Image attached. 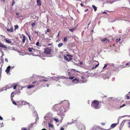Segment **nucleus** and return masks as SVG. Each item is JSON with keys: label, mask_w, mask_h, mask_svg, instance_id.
I'll list each match as a JSON object with an SVG mask.
<instances>
[{"label": "nucleus", "mask_w": 130, "mask_h": 130, "mask_svg": "<svg viewBox=\"0 0 130 130\" xmlns=\"http://www.w3.org/2000/svg\"><path fill=\"white\" fill-rule=\"evenodd\" d=\"M51 44H48L47 45H48V46H49V45H51Z\"/></svg>", "instance_id": "59"}, {"label": "nucleus", "mask_w": 130, "mask_h": 130, "mask_svg": "<svg viewBox=\"0 0 130 130\" xmlns=\"http://www.w3.org/2000/svg\"><path fill=\"white\" fill-rule=\"evenodd\" d=\"M92 7L94 9V11H96L97 9V8L94 5H92Z\"/></svg>", "instance_id": "18"}, {"label": "nucleus", "mask_w": 130, "mask_h": 130, "mask_svg": "<svg viewBox=\"0 0 130 130\" xmlns=\"http://www.w3.org/2000/svg\"><path fill=\"white\" fill-rule=\"evenodd\" d=\"M74 77V76H72V77H69V79H73Z\"/></svg>", "instance_id": "36"}, {"label": "nucleus", "mask_w": 130, "mask_h": 130, "mask_svg": "<svg viewBox=\"0 0 130 130\" xmlns=\"http://www.w3.org/2000/svg\"><path fill=\"white\" fill-rule=\"evenodd\" d=\"M17 85H15L14 86L13 89H16V88L17 86Z\"/></svg>", "instance_id": "42"}, {"label": "nucleus", "mask_w": 130, "mask_h": 130, "mask_svg": "<svg viewBox=\"0 0 130 130\" xmlns=\"http://www.w3.org/2000/svg\"><path fill=\"white\" fill-rule=\"evenodd\" d=\"M107 64H105V66L103 67V69H104L106 67H107Z\"/></svg>", "instance_id": "37"}, {"label": "nucleus", "mask_w": 130, "mask_h": 130, "mask_svg": "<svg viewBox=\"0 0 130 130\" xmlns=\"http://www.w3.org/2000/svg\"><path fill=\"white\" fill-rule=\"evenodd\" d=\"M8 85H7V86H6V88H9V87H8Z\"/></svg>", "instance_id": "55"}, {"label": "nucleus", "mask_w": 130, "mask_h": 130, "mask_svg": "<svg viewBox=\"0 0 130 130\" xmlns=\"http://www.w3.org/2000/svg\"><path fill=\"white\" fill-rule=\"evenodd\" d=\"M1 59L2 61H3V58L2 56H1Z\"/></svg>", "instance_id": "38"}, {"label": "nucleus", "mask_w": 130, "mask_h": 130, "mask_svg": "<svg viewBox=\"0 0 130 130\" xmlns=\"http://www.w3.org/2000/svg\"><path fill=\"white\" fill-rule=\"evenodd\" d=\"M35 22H34V23H32L31 24V25L32 26V27H34V26L35 25Z\"/></svg>", "instance_id": "35"}, {"label": "nucleus", "mask_w": 130, "mask_h": 130, "mask_svg": "<svg viewBox=\"0 0 130 130\" xmlns=\"http://www.w3.org/2000/svg\"><path fill=\"white\" fill-rule=\"evenodd\" d=\"M5 61L7 62H8V59H7V58H5Z\"/></svg>", "instance_id": "44"}, {"label": "nucleus", "mask_w": 130, "mask_h": 130, "mask_svg": "<svg viewBox=\"0 0 130 130\" xmlns=\"http://www.w3.org/2000/svg\"><path fill=\"white\" fill-rule=\"evenodd\" d=\"M75 30V28H72L71 29H69L70 31H71L72 32L74 31Z\"/></svg>", "instance_id": "22"}, {"label": "nucleus", "mask_w": 130, "mask_h": 130, "mask_svg": "<svg viewBox=\"0 0 130 130\" xmlns=\"http://www.w3.org/2000/svg\"><path fill=\"white\" fill-rule=\"evenodd\" d=\"M98 129V127L95 125L93 126L91 130H96Z\"/></svg>", "instance_id": "13"}, {"label": "nucleus", "mask_w": 130, "mask_h": 130, "mask_svg": "<svg viewBox=\"0 0 130 130\" xmlns=\"http://www.w3.org/2000/svg\"><path fill=\"white\" fill-rule=\"evenodd\" d=\"M72 70H74V71H75V69H72Z\"/></svg>", "instance_id": "64"}, {"label": "nucleus", "mask_w": 130, "mask_h": 130, "mask_svg": "<svg viewBox=\"0 0 130 130\" xmlns=\"http://www.w3.org/2000/svg\"><path fill=\"white\" fill-rule=\"evenodd\" d=\"M34 87L35 86L34 85H30L28 86L27 87V88L28 89H30V88H34Z\"/></svg>", "instance_id": "17"}, {"label": "nucleus", "mask_w": 130, "mask_h": 130, "mask_svg": "<svg viewBox=\"0 0 130 130\" xmlns=\"http://www.w3.org/2000/svg\"><path fill=\"white\" fill-rule=\"evenodd\" d=\"M11 68V67L10 66H8L7 67L6 70H5V72L7 74H8L9 73L10 70V68Z\"/></svg>", "instance_id": "8"}, {"label": "nucleus", "mask_w": 130, "mask_h": 130, "mask_svg": "<svg viewBox=\"0 0 130 130\" xmlns=\"http://www.w3.org/2000/svg\"><path fill=\"white\" fill-rule=\"evenodd\" d=\"M33 48V47L31 48H28V50L29 52H32V51L33 50H34Z\"/></svg>", "instance_id": "20"}, {"label": "nucleus", "mask_w": 130, "mask_h": 130, "mask_svg": "<svg viewBox=\"0 0 130 130\" xmlns=\"http://www.w3.org/2000/svg\"><path fill=\"white\" fill-rule=\"evenodd\" d=\"M126 105L125 104H123V105H122L120 107V108H122L123 107H124V106H125V105Z\"/></svg>", "instance_id": "40"}, {"label": "nucleus", "mask_w": 130, "mask_h": 130, "mask_svg": "<svg viewBox=\"0 0 130 130\" xmlns=\"http://www.w3.org/2000/svg\"><path fill=\"white\" fill-rule=\"evenodd\" d=\"M15 4V2L14 1V0H13L11 4V5L12 6Z\"/></svg>", "instance_id": "29"}, {"label": "nucleus", "mask_w": 130, "mask_h": 130, "mask_svg": "<svg viewBox=\"0 0 130 130\" xmlns=\"http://www.w3.org/2000/svg\"><path fill=\"white\" fill-rule=\"evenodd\" d=\"M103 13H107L106 12H104Z\"/></svg>", "instance_id": "61"}, {"label": "nucleus", "mask_w": 130, "mask_h": 130, "mask_svg": "<svg viewBox=\"0 0 130 130\" xmlns=\"http://www.w3.org/2000/svg\"><path fill=\"white\" fill-rule=\"evenodd\" d=\"M101 124L102 126H104L105 125V124L104 123H102Z\"/></svg>", "instance_id": "43"}, {"label": "nucleus", "mask_w": 130, "mask_h": 130, "mask_svg": "<svg viewBox=\"0 0 130 130\" xmlns=\"http://www.w3.org/2000/svg\"><path fill=\"white\" fill-rule=\"evenodd\" d=\"M34 32L35 33H36L37 34V35H38V32L36 31H35Z\"/></svg>", "instance_id": "50"}, {"label": "nucleus", "mask_w": 130, "mask_h": 130, "mask_svg": "<svg viewBox=\"0 0 130 130\" xmlns=\"http://www.w3.org/2000/svg\"><path fill=\"white\" fill-rule=\"evenodd\" d=\"M64 58L65 60H66V61L68 62L70 60L72 59L71 57H69V58H68L66 55H64Z\"/></svg>", "instance_id": "7"}, {"label": "nucleus", "mask_w": 130, "mask_h": 130, "mask_svg": "<svg viewBox=\"0 0 130 130\" xmlns=\"http://www.w3.org/2000/svg\"><path fill=\"white\" fill-rule=\"evenodd\" d=\"M37 82V81H34V82H32V83L33 84H35V83L36 82Z\"/></svg>", "instance_id": "48"}, {"label": "nucleus", "mask_w": 130, "mask_h": 130, "mask_svg": "<svg viewBox=\"0 0 130 130\" xmlns=\"http://www.w3.org/2000/svg\"><path fill=\"white\" fill-rule=\"evenodd\" d=\"M63 45V44L62 43H59L58 44V46L59 47H60L62 45Z\"/></svg>", "instance_id": "25"}, {"label": "nucleus", "mask_w": 130, "mask_h": 130, "mask_svg": "<svg viewBox=\"0 0 130 130\" xmlns=\"http://www.w3.org/2000/svg\"><path fill=\"white\" fill-rule=\"evenodd\" d=\"M117 125V123H113L111 124L110 127L112 128H113L115 127Z\"/></svg>", "instance_id": "12"}, {"label": "nucleus", "mask_w": 130, "mask_h": 130, "mask_svg": "<svg viewBox=\"0 0 130 130\" xmlns=\"http://www.w3.org/2000/svg\"><path fill=\"white\" fill-rule=\"evenodd\" d=\"M129 94L128 93V94L126 95V99L127 100H128L129 99L130 96L129 95H128Z\"/></svg>", "instance_id": "26"}, {"label": "nucleus", "mask_w": 130, "mask_h": 130, "mask_svg": "<svg viewBox=\"0 0 130 130\" xmlns=\"http://www.w3.org/2000/svg\"><path fill=\"white\" fill-rule=\"evenodd\" d=\"M50 31V30L49 29H48L46 31H45V34H46L47 33V32H48Z\"/></svg>", "instance_id": "34"}, {"label": "nucleus", "mask_w": 130, "mask_h": 130, "mask_svg": "<svg viewBox=\"0 0 130 130\" xmlns=\"http://www.w3.org/2000/svg\"><path fill=\"white\" fill-rule=\"evenodd\" d=\"M42 130H46V129L45 128H43L42 129Z\"/></svg>", "instance_id": "57"}, {"label": "nucleus", "mask_w": 130, "mask_h": 130, "mask_svg": "<svg viewBox=\"0 0 130 130\" xmlns=\"http://www.w3.org/2000/svg\"><path fill=\"white\" fill-rule=\"evenodd\" d=\"M7 30L9 32H12L13 31V30L12 28L10 29L7 28Z\"/></svg>", "instance_id": "14"}, {"label": "nucleus", "mask_w": 130, "mask_h": 130, "mask_svg": "<svg viewBox=\"0 0 130 130\" xmlns=\"http://www.w3.org/2000/svg\"><path fill=\"white\" fill-rule=\"evenodd\" d=\"M88 11V9H86L85 10V12H86L87 11Z\"/></svg>", "instance_id": "47"}, {"label": "nucleus", "mask_w": 130, "mask_h": 130, "mask_svg": "<svg viewBox=\"0 0 130 130\" xmlns=\"http://www.w3.org/2000/svg\"><path fill=\"white\" fill-rule=\"evenodd\" d=\"M128 127H130V121L128 123Z\"/></svg>", "instance_id": "46"}, {"label": "nucleus", "mask_w": 130, "mask_h": 130, "mask_svg": "<svg viewBox=\"0 0 130 130\" xmlns=\"http://www.w3.org/2000/svg\"><path fill=\"white\" fill-rule=\"evenodd\" d=\"M36 45H37V46H40L39 45V42H37L36 43Z\"/></svg>", "instance_id": "30"}, {"label": "nucleus", "mask_w": 130, "mask_h": 130, "mask_svg": "<svg viewBox=\"0 0 130 130\" xmlns=\"http://www.w3.org/2000/svg\"><path fill=\"white\" fill-rule=\"evenodd\" d=\"M40 51L37 50H35L34 49L32 51V54L34 55L38 56L40 54Z\"/></svg>", "instance_id": "3"}, {"label": "nucleus", "mask_w": 130, "mask_h": 130, "mask_svg": "<svg viewBox=\"0 0 130 130\" xmlns=\"http://www.w3.org/2000/svg\"><path fill=\"white\" fill-rule=\"evenodd\" d=\"M90 23H91V22H90L89 23V24H88V27H89V25L90 24Z\"/></svg>", "instance_id": "54"}, {"label": "nucleus", "mask_w": 130, "mask_h": 130, "mask_svg": "<svg viewBox=\"0 0 130 130\" xmlns=\"http://www.w3.org/2000/svg\"><path fill=\"white\" fill-rule=\"evenodd\" d=\"M82 78L83 79H84V77L83 76L82 77Z\"/></svg>", "instance_id": "56"}, {"label": "nucleus", "mask_w": 130, "mask_h": 130, "mask_svg": "<svg viewBox=\"0 0 130 130\" xmlns=\"http://www.w3.org/2000/svg\"><path fill=\"white\" fill-rule=\"evenodd\" d=\"M64 42H66L67 41V37H64Z\"/></svg>", "instance_id": "24"}, {"label": "nucleus", "mask_w": 130, "mask_h": 130, "mask_svg": "<svg viewBox=\"0 0 130 130\" xmlns=\"http://www.w3.org/2000/svg\"><path fill=\"white\" fill-rule=\"evenodd\" d=\"M2 1H3L4 2H5V0H1Z\"/></svg>", "instance_id": "58"}, {"label": "nucleus", "mask_w": 130, "mask_h": 130, "mask_svg": "<svg viewBox=\"0 0 130 130\" xmlns=\"http://www.w3.org/2000/svg\"><path fill=\"white\" fill-rule=\"evenodd\" d=\"M0 47L6 48V47L2 43H0Z\"/></svg>", "instance_id": "19"}, {"label": "nucleus", "mask_w": 130, "mask_h": 130, "mask_svg": "<svg viewBox=\"0 0 130 130\" xmlns=\"http://www.w3.org/2000/svg\"><path fill=\"white\" fill-rule=\"evenodd\" d=\"M14 27L15 28V29H18L19 27V26L18 25H15L14 26Z\"/></svg>", "instance_id": "28"}, {"label": "nucleus", "mask_w": 130, "mask_h": 130, "mask_svg": "<svg viewBox=\"0 0 130 130\" xmlns=\"http://www.w3.org/2000/svg\"><path fill=\"white\" fill-rule=\"evenodd\" d=\"M83 63L82 62V61L80 62V64H83Z\"/></svg>", "instance_id": "49"}, {"label": "nucleus", "mask_w": 130, "mask_h": 130, "mask_svg": "<svg viewBox=\"0 0 130 130\" xmlns=\"http://www.w3.org/2000/svg\"><path fill=\"white\" fill-rule=\"evenodd\" d=\"M47 80L46 79H42V80H41V81H43V82H46L47 81Z\"/></svg>", "instance_id": "39"}, {"label": "nucleus", "mask_w": 130, "mask_h": 130, "mask_svg": "<svg viewBox=\"0 0 130 130\" xmlns=\"http://www.w3.org/2000/svg\"><path fill=\"white\" fill-rule=\"evenodd\" d=\"M37 5L40 6L41 5V3L40 0H37Z\"/></svg>", "instance_id": "9"}, {"label": "nucleus", "mask_w": 130, "mask_h": 130, "mask_svg": "<svg viewBox=\"0 0 130 130\" xmlns=\"http://www.w3.org/2000/svg\"><path fill=\"white\" fill-rule=\"evenodd\" d=\"M12 100H13V101H12L13 103L15 105H17V104L16 103V102H15L14 101V100H13L12 99Z\"/></svg>", "instance_id": "27"}, {"label": "nucleus", "mask_w": 130, "mask_h": 130, "mask_svg": "<svg viewBox=\"0 0 130 130\" xmlns=\"http://www.w3.org/2000/svg\"><path fill=\"white\" fill-rule=\"evenodd\" d=\"M66 56H67L68 57H73L71 55H68V54H66Z\"/></svg>", "instance_id": "32"}, {"label": "nucleus", "mask_w": 130, "mask_h": 130, "mask_svg": "<svg viewBox=\"0 0 130 130\" xmlns=\"http://www.w3.org/2000/svg\"><path fill=\"white\" fill-rule=\"evenodd\" d=\"M54 120H55V121L56 122H57V119H56V118H55L54 119Z\"/></svg>", "instance_id": "53"}, {"label": "nucleus", "mask_w": 130, "mask_h": 130, "mask_svg": "<svg viewBox=\"0 0 130 130\" xmlns=\"http://www.w3.org/2000/svg\"><path fill=\"white\" fill-rule=\"evenodd\" d=\"M19 14V13L16 12V14L17 15H18Z\"/></svg>", "instance_id": "52"}, {"label": "nucleus", "mask_w": 130, "mask_h": 130, "mask_svg": "<svg viewBox=\"0 0 130 130\" xmlns=\"http://www.w3.org/2000/svg\"><path fill=\"white\" fill-rule=\"evenodd\" d=\"M57 105H58V107H61L58 110L59 111L58 113L59 115L63 116H64L65 114L63 113L65 112L69 107L70 103L68 101H62L60 103L57 104Z\"/></svg>", "instance_id": "1"}, {"label": "nucleus", "mask_w": 130, "mask_h": 130, "mask_svg": "<svg viewBox=\"0 0 130 130\" xmlns=\"http://www.w3.org/2000/svg\"><path fill=\"white\" fill-rule=\"evenodd\" d=\"M3 119V118L1 116H0V120H2Z\"/></svg>", "instance_id": "45"}, {"label": "nucleus", "mask_w": 130, "mask_h": 130, "mask_svg": "<svg viewBox=\"0 0 130 130\" xmlns=\"http://www.w3.org/2000/svg\"><path fill=\"white\" fill-rule=\"evenodd\" d=\"M83 126H84L82 124H80L78 125L77 128L81 130L82 129V127Z\"/></svg>", "instance_id": "11"}, {"label": "nucleus", "mask_w": 130, "mask_h": 130, "mask_svg": "<svg viewBox=\"0 0 130 130\" xmlns=\"http://www.w3.org/2000/svg\"><path fill=\"white\" fill-rule=\"evenodd\" d=\"M26 34L28 35V38H29V40L31 41V38H30V36L27 33H26Z\"/></svg>", "instance_id": "31"}, {"label": "nucleus", "mask_w": 130, "mask_h": 130, "mask_svg": "<svg viewBox=\"0 0 130 130\" xmlns=\"http://www.w3.org/2000/svg\"><path fill=\"white\" fill-rule=\"evenodd\" d=\"M53 125L52 124L49 123L48 124V127H49L53 128Z\"/></svg>", "instance_id": "23"}, {"label": "nucleus", "mask_w": 130, "mask_h": 130, "mask_svg": "<svg viewBox=\"0 0 130 130\" xmlns=\"http://www.w3.org/2000/svg\"><path fill=\"white\" fill-rule=\"evenodd\" d=\"M99 102L98 101L94 100L92 102L91 106L92 107H94L95 109H99L100 108L99 106Z\"/></svg>", "instance_id": "2"}, {"label": "nucleus", "mask_w": 130, "mask_h": 130, "mask_svg": "<svg viewBox=\"0 0 130 130\" xmlns=\"http://www.w3.org/2000/svg\"><path fill=\"white\" fill-rule=\"evenodd\" d=\"M101 41L103 42H104L105 43H107L110 42V40L106 38H105L102 39L101 40Z\"/></svg>", "instance_id": "6"}, {"label": "nucleus", "mask_w": 130, "mask_h": 130, "mask_svg": "<svg viewBox=\"0 0 130 130\" xmlns=\"http://www.w3.org/2000/svg\"><path fill=\"white\" fill-rule=\"evenodd\" d=\"M5 41L6 42V43H7L9 44H10L12 43V42L11 41V40H10L8 39H4Z\"/></svg>", "instance_id": "10"}, {"label": "nucleus", "mask_w": 130, "mask_h": 130, "mask_svg": "<svg viewBox=\"0 0 130 130\" xmlns=\"http://www.w3.org/2000/svg\"><path fill=\"white\" fill-rule=\"evenodd\" d=\"M58 117L57 118V122H59V123H61L62 121L63 118V116L59 115L58 114Z\"/></svg>", "instance_id": "5"}, {"label": "nucleus", "mask_w": 130, "mask_h": 130, "mask_svg": "<svg viewBox=\"0 0 130 130\" xmlns=\"http://www.w3.org/2000/svg\"><path fill=\"white\" fill-rule=\"evenodd\" d=\"M120 40V39L119 38V39H117L116 40V42H119Z\"/></svg>", "instance_id": "33"}, {"label": "nucleus", "mask_w": 130, "mask_h": 130, "mask_svg": "<svg viewBox=\"0 0 130 130\" xmlns=\"http://www.w3.org/2000/svg\"><path fill=\"white\" fill-rule=\"evenodd\" d=\"M129 64H128V63H126V65H128Z\"/></svg>", "instance_id": "60"}, {"label": "nucleus", "mask_w": 130, "mask_h": 130, "mask_svg": "<svg viewBox=\"0 0 130 130\" xmlns=\"http://www.w3.org/2000/svg\"><path fill=\"white\" fill-rule=\"evenodd\" d=\"M13 92H12V93L11 94V95L12 94H13Z\"/></svg>", "instance_id": "63"}, {"label": "nucleus", "mask_w": 130, "mask_h": 130, "mask_svg": "<svg viewBox=\"0 0 130 130\" xmlns=\"http://www.w3.org/2000/svg\"><path fill=\"white\" fill-rule=\"evenodd\" d=\"M79 81V80L77 78H75L73 80V82H74L75 83H76L78 82Z\"/></svg>", "instance_id": "21"}, {"label": "nucleus", "mask_w": 130, "mask_h": 130, "mask_svg": "<svg viewBox=\"0 0 130 130\" xmlns=\"http://www.w3.org/2000/svg\"><path fill=\"white\" fill-rule=\"evenodd\" d=\"M96 62H98V64L96 65L95 67H93L92 68V70H93V69H95L96 68L98 67L99 65V62L97 61H96Z\"/></svg>", "instance_id": "16"}, {"label": "nucleus", "mask_w": 130, "mask_h": 130, "mask_svg": "<svg viewBox=\"0 0 130 130\" xmlns=\"http://www.w3.org/2000/svg\"><path fill=\"white\" fill-rule=\"evenodd\" d=\"M22 130H27L26 128H22Z\"/></svg>", "instance_id": "41"}, {"label": "nucleus", "mask_w": 130, "mask_h": 130, "mask_svg": "<svg viewBox=\"0 0 130 130\" xmlns=\"http://www.w3.org/2000/svg\"><path fill=\"white\" fill-rule=\"evenodd\" d=\"M80 5L82 7H83V4L82 3H81L80 4Z\"/></svg>", "instance_id": "51"}, {"label": "nucleus", "mask_w": 130, "mask_h": 130, "mask_svg": "<svg viewBox=\"0 0 130 130\" xmlns=\"http://www.w3.org/2000/svg\"><path fill=\"white\" fill-rule=\"evenodd\" d=\"M26 40V38L25 37L24 35L23 36V38L22 39V42L23 43H24L25 41Z\"/></svg>", "instance_id": "15"}, {"label": "nucleus", "mask_w": 130, "mask_h": 130, "mask_svg": "<svg viewBox=\"0 0 130 130\" xmlns=\"http://www.w3.org/2000/svg\"><path fill=\"white\" fill-rule=\"evenodd\" d=\"M51 49L50 48H46L44 50V53L46 54H50L51 51Z\"/></svg>", "instance_id": "4"}, {"label": "nucleus", "mask_w": 130, "mask_h": 130, "mask_svg": "<svg viewBox=\"0 0 130 130\" xmlns=\"http://www.w3.org/2000/svg\"><path fill=\"white\" fill-rule=\"evenodd\" d=\"M47 87H48L49 86V85L47 84Z\"/></svg>", "instance_id": "62"}]
</instances>
